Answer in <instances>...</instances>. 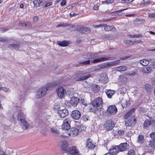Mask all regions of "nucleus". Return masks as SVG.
Returning <instances> with one entry per match:
<instances>
[{"mask_svg":"<svg viewBox=\"0 0 155 155\" xmlns=\"http://www.w3.org/2000/svg\"><path fill=\"white\" fill-rule=\"evenodd\" d=\"M91 75L90 73L82 71H77L75 72L74 79L77 81H84L90 78Z\"/></svg>","mask_w":155,"mask_h":155,"instance_id":"obj_1","label":"nucleus"},{"mask_svg":"<svg viewBox=\"0 0 155 155\" xmlns=\"http://www.w3.org/2000/svg\"><path fill=\"white\" fill-rule=\"evenodd\" d=\"M79 101V99L74 97H71L70 100L65 101V104L66 105L70 107L71 105L73 106H76Z\"/></svg>","mask_w":155,"mask_h":155,"instance_id":"obj_2","label":"nucleus"},{"mask_svg":"<svg viewBox=\"0 0 155 155\" xmlns=\"http://www.w3.org/2000/svg\"><path fill=\"white\" fill-rule=\"evenodd\" d=\"M72 28L74 27L75 30L77 31L82 33L86 34L89 33L91 31L90 29L89 28H84L81 25L72 26Z\"/></svg>","mask_w":155,"mask_h":155,"instance_id":"obj_3","label":"nucleus"},{"mask_svg":"<svg viewBox=\"0 0 155 155\" xmlns=\"http://www.w3.org/2000/svg\"><path fill=\"white\" fill-rule=\"evenodd\" d=\"M46 89L44 88L43 86L39 88L36 91L35 97L37 98H41L47 93Z\"/></svg>","mask_w":155,"mask_h":155,"instance_id":"obj_4","label":"nucleus"},{"mask_svg":"<svg viewBox=\"0 0 155 155\" xmlns=\"http://www.w3.org/2000/svg\"><path fill=\"white\" fill-rule=\"evenodd\" d=\"M56 92L58 97L60 99H62L66 94L67 91L62 87H61L56 89Z\"/></svg>","mask_w":155,"mask_h":155,"instance_id":"obj_5","label":"nucleus"},{"mask_svg":"<svg viewBox=\"0 0 155 155\" xmlns=\"http://www.w3.org/2000/svg\"><path fill=\"white\" fill-rule=\"evenodd\" d=\"M67 153L72 155H80L78 150L76 146H72L68 148Z\"/></svg>","mask_w":155,"mask_h":155,"instance_id":"obj_6","label":"nucleus"},{"mask_svg":"<svg viewBox=\"0 0 155 155\" xmlns=\"http://www.w3.org/2000/svg\"><path fill=\"white\" fill-rule=\"evenodd\" d=\"M117 111V108L115 106L110 105L107 109V112L108 114L110 115H114L116 114Z\"/></svg>","mask_w":155,"mask_h":155,"instance_id":"obj_7","label":"nucleus"},{"mask_svg":"<svg viewBox=\"0 0 155 155\" xmlns=\"http://www.w3.org/2000/svg\"><path fill=\"white\" fill-rule=\"evenodd\" d=\"M71 120L70 119L67 118L63 121V124L62 125V128L63 129L68 130L70 128V124Z\"/></svg>","mask_w":155,"mask_h":155,"instance_id":"obj_8","label":"nucleus"},{"mask_svg":"<svg viewBox=\"0 0 155 155\" xmlns=\"http://www.w3.org/2000/svg\"><path fill=\"white\" fill-rule=\"evenodd\" d=\"M103 103L102 98L98 97L95 99L92 102V104L95 107H98L101 105Z\"/></svg>","mask_w":155,"mask_h":155,"instance_id":"obj_9","label":"nucleus"},{"mask_svg":"<svg viewBox=\"0 0 155 155\" xmlns=\"http://www.w3.org/2000/svg\"><path fill=\"white\" fill-rule=\"evenodd\" d=\"M114 125V122L111 120H108L105 123L104 126L106 130H109L112 129Z\"/></svg>","mask_w":155,"mask_h":155,"instance_id":"obj_10","label":"nucleus"},{"mask_svg":"<svg viewBox=\"0 0 155 155\" xmlns=\"http://www.w3.org/2000/svg\"><path fill=\"white\" fill-rule=\"evenodd\" d=\"M125 121V125L126 126H134L136 123V119L134 117H131L130 118H128Z\"/></svg>","mask_w":155,"mask_h":155,"instance_id":"obj_11","label":"nucleus"},{"mask_svg":"<svg viewBox=\"0 0 155 155\" xmlns=\"http://www.w3.org/2000/svg\"><path fill=\"white\" fill-rule=\"evenodd\" d=\"M79 130L76 128L73 127L68 133L69 136L71 137H75L77 136L79 133Z\"/></svg>","mask_w":155,"mask_h":155,"instance_id":"obj_12","label":"nucleus"},{"mask_svg":"<svg viewBox=\"0 0 155 155\" xmlns=\"http://www.w3.org/2000/svg\"><path fill=\"white\" fill-rule=\"evenodd\" d=\"M81 114L79 111L77 110H73L71 114V116L74 119L78 120L81 117Z\"/></svg>","mask_w":155,"mask_h":155,"instance_id":"obj_13","label":"nucleus"},{"mask_svg":"<svg viewBox=\"0 0 155 155\" xmlns=\"http://www.w3.org/2000/svg\"><path fill=\"white\" fill-rule=\"evenodd\" d=\"M17 118V120L20 122L25 119L24 114L21 110H19L18 112Z\"/></svg>","mask_w":155,"mask_h":155,"instance_id":"obj_14","label":"nucleus"},{"mask_svg":"<svg viewBox=\"0 0 155 155\" xmlns=\"http://www.w3.org/2000/svg\"><path fill=\"white\" fill-rule=\"evenodd\" d=\"M58 85V83L56 82H52L48 83L46 85L43 86L44 88L46 89V92L48 90L51 89L53 87Z\"/></svg>","mask_w":155,"mask_h":155,"instance_id":"obj_15","label":"nucleus"},{"mask_svg":"<svg viewBox=\"0 0 155 155\" xmlns=\"http://www.w3.org/2000/svg\"><path fill=\"white\" fill-rule=\"evenodd\" d=\"M118 146L120 151L127 150L129 148V144L125 143H121Z\"/></svg>","mask_w":155,"mask_h":155,"instance_id":"obj_16","label":"nucleus"},{"mask_svg":"<svg viewBox=\"0 0 155 155\" xmlns=\"http://www.w3.org/2000/svg\"><path fill=\"white\" fill-rule=\"evenodd\" d=\"M58 113L61 117L64 118L68 115V111L67 109H64L59 110Z\"/></svg>","mask_w":155,"mask_h":155,"instance_id":"obj_17","label":"nucleus"},{"mask_svg":"<svg viewBox=\"0 0 155 155\" xmlns=\"http://www.w3.org/2000/svg\"><path fill=\"white\" fill-rule=\"evenodd\" d=\"M141 71L143 73L149 74L151 72L152 68L149 66L143 67L141 68Z\"/></svg>","mask_w":155,"mask_h":155,"instance_id":"obj_18","label":"nucleus"},{"mask_svg":"<svg viewBox=\"0 0 155 155\" xmlns=\"http://www.w3.org/2000/svg\"><path fill=\"white\" fill-rule=\"evenodd\" d=\"M20 123L22 128L23 129L25 130L29 128V125L26 119L20 122Z\"/></svg>","mask_w":155,"mask_h":155,"instance_id":"obj_19","label":"nucleus"},{"mask_svg":"<svg viewBox=\"0 0 155 155\" xmlns=\"http://www.w3.org/2000/svg\"><path fill=\"white\" fill-rule=\"evenodd\" d=\"M110 57L108 58L102 57L98 59H95L93 60L92 63H97L101 62L108 61L110 60Z\"/></svg>","mask_w":155,"mask_h":155,"instance_id":"obj_20","label":"nucleus"},{"mask_svg":"<svg viewBox=\"0 0 155 155\" xmlns=\"http://www.w3.org/2000/svg\"><path fill=\"white\" fill-rule=\"evenodd\" d=\"M120 151L118 146H116L110 149V153L113 155H115Z\"/></svg>","mask_w":155,"mask_h":155,"instance_id":"obj_21","label":"nucleus"},{"mask_svg":"<svg viewBox=\"0 0 155 155\" xmlns=\"http://www.w3.org/2000/svg\"><path fill=\"white\" fill-rule=\"evenodd\" d=\"M34 6L35 7H39L43 5L45 3L43 1L40 0H34L33 1Z\"/></svg>","mask_w":155,"mask_h":155,"instance_id":"obj_22","label":"nucleus"},{"mask_svg":"<svg viewBox=\"0 0 155 155\" xmlns=\"http://www.w3.org/2000/svg\"><path fill=\"white\" fill-rule=\"evenodd\" d=\"M100 80L104 83H106L108 81V78L107 76L105 73L102 74H101Z\"/></svg>","mask_w":155,"mask_h":155,"instance_id":"obj_23","label":"nucleus"},{"mask_svg":"<svg viewBox=\"0 0 155 155\" xmlns=\"http://www.w3.org/2000/svg\"><path fill=\"white\" fill-rule=\"evenodd\" d=\"M68 143L66 141H64L62 142L61 145V147L64 151H65L67 153V150H68Z\"/></svg>","mask_w":155,"mask_h":155,"instance_id":"obj_24","label":"nucleus"},{"mask_svg":"<svg viewBox=\"0 0 155 155\" xmlns=\"http://www.w3.org/2000/svg\"><path fill=\"white\" fill-rule=\"evenodd\" d=\"M91 88L94 93H97L100 90L99 86L96 84H92L91 85Z\"/></svg>","mask_w":155,"mask_h":155,"instance_id":"obj_25","label":"nucleus"},{"mask_svg":"<svg viewBox=\"0 0 155 155\" xmlns=\"http://www.w3.org/2000/svg\"><path fill=\"white\" fill-rule=\"evenodd\" d=\"M150 125H152L151 120H147L144 121L143 124V127L144 128H147Z\"/></svg>","mask_w":155,"mask_h":155,"instance_id":"obj_26","label":"nucleus"},{"mask_svg":"<svg viewBox=\"0 0 155 155\" xmlns=\"http://www.w3.org/2000/svg\"><path fill=\"white\" fill-rule=\"evenodd\" d=\"M144 141V136L143 135L140 134L137 138V143L141 144L143 143Z\"/></svg>","mask_w":155,"mask_h":155,"instance_id":"obj_27","label":"nucleus"},{"mask_svg":"<svg viewBox=\"0 0 155 155\" xmlns=\"http://www.w3.org/2000/svg\"><path fill=\"white\" fill-rule=\"evenodd\" d=\"M127 69V67L125 66H120L115 68V70L118 71H124Z\"/></svg>","mask_w":155,"mask_h":155,"instance_id":"obj_28","label":"nucleus"},{"mask_svg":"<svg viewBox=\"0 0 155 155\" xmlns=\"http://www.w3.org/2000/svg\"><path fill=\"white\" fill-rule=\"evenodd\" d=\"M69 44V41H63L58 42V45L61 47L67 46Z\"/></svg>","mask_w":155,"mask_h":155,"instance_id":"obj_29","label":"nucleus"},{"mask_svg":"<svg viewBox=\"0 0 155 155\" xmlns=\"http://www.w3.org/2000/svg\"><path fill=\"white\" fill-rule=\"evenodd\" d=\"M87 58L91 59L95 58L97 57V53H89L87 54L86 55Z\"/></svg>","mask_w":155,"mask_h":155,"instance_id":"obj_30","label":"nucleus"},{"mask_svg":"<svg viewBox=\"0 0 155 155\" xmlns=\"http://www.w3.org/2000/svg\"><path fill=\"white\" fill-rule=\"evenodd\" d=\"M86 147L89 149L93 148L95 146L90 141L89 139H88L86 143Z\"/></svg>","mask_w":155,"mask_h":155,"instance_id":"obj_31","label":"nucleus"},{"mask_svg":"<svg viewBox=\"0 0 155 155\" xmlns=\"http://www.w3.org/2000/svg\"><path fill=\"white\" fill-rule=\"evenodd\" d=\"M140 64L143 66H147L149 63V62L148 60L146 59H143L140 61Z\"/></svg>","mask_w":155,"mask_h":155,"instance_id":"obj_32","label":"nucleus"},{"mask_svg":"<svg viewBox=\"0 0 155 155\" xmlns=\"http://www.w3.org/2000/svg\"><path fill=\"white\" fill-rule=\"evenodd\" d=\"M106 93L107 97L110 98L114 93V90H108L106 91Z\"/></svg>","mask_w":155,"mask_h":155,"instance_id":"obj_33","label":"nucleus"},{"mask_svg":"<svg viewBox=\"0 0 155 155\" xmlns=\"http://www.w3.org/2000/svg\"><path fill=\"white\" fill-rule=\"evenodd\" d=\"M104 29L106 31H111L114 28V27L113 25L109 26L107 25L106 24H104Z\"/></svg>","mask_w":155,"mask_h":155,"instance_id":"obj_34","label":"nucleus"},{"mask_svg":"<svg viewBox=\"0 0 155 155\" xmlns=\"http://www.w3.org/2000/svg\"><path fill=\"white\" fill-rule=\"evenodd\" d=\"M148 145L149 147L155 148V139L149 141L148 142Z\"/></svg>","mask_w":155,"mask_h":155,"instance_id":"obj_35","label":"nucleus"},{"mask_svg":"<svg viewBox=\"0 0 155 155\" xmlns=\"http://www.w3.org/2000/svg\"><path fill=\"white\" fill-rule=\"evenodd\" d=\"M135 109L134 108L128 112L125 115V118L126 119H128L129 117L134 111Z\"/></svg>","mask_w":155,"mask_h":155,"instance_id":"obj_36","label":"nucleus"},{"mask_svg":"<svg viewBox=\"0 0 155 155\" xmlns=\"http://www.w3.org/2000/svg\"><path fill=\"white\" fill-rule=\"evenodd\" d=\"M121 104L123 107H125L127 106L128 104V102L127 101L123 100L121 101Z\"/></svg>","mask_w":155,"mask_h":155,"instance_id":"obj_37","label":"nucleus"},{"mask_svg":"<svg viewBox=\"0 0 155 155\" xmlns=\"http://www.w3.org/2000/svg\"><path fill=\"white\" fill-rule=\"evenodd\" d=\"M124 43L127 46H130L133 45V42L131 40H124Z\"/></svg>","mask_w":155,"mask_h":155,"instance_id":"obj_38","label":"nucleus"},{"mask_svg":"<svg viewBox=\"0 0 155 155\" xmlns=\"http://www.w3.org/2000/svg\"><path fill=\"white\" fill-rule=\"evenodd\" d=\"M0 90H2L5 92H9L11 91L9 88L5 87H0Z\"/></svg>","mask_w":155,"mask_h":155,"instance_id":"obj_39","label":"nucleus"},{"mask_svg":"<svg viewBox=\"0 0 155 155\" xmlns=\"http://www.w3.org/2000/svg\"><path fill=\"white\" fill-rule=\"evenodd\" d=\"M112 66L118 65L120 63V60H115L114 61H110Z\"/></svg>","mask_w":155,"mask_h":155,"instance_id":"obj_40","label":"nucleus"},{"mask_svg":"<svg viewBox=\"0 0 155 155\" xmlns=\"http://www.w3.org/2000/svg\"><path fill=\"white\" fill-rule=\"evenodd\" d=\"M125 131L124 130H118L117 132H116L115 133V134H116L117 135H123Z\"/></svg>","mask_w":155,"mask_h":155,"instance_id":"obj_41","label":"nucleus"},{"mask_svg":"<svg viewBox=\"0 0 155 155\" xmlns=\"http://www.w3.org/2000/svg\"><path fill=\"white\" fill-rule=\"evenodd\" d=\"M51 131L53 133L55 134H59V132L57 129L55 128H52L51 129Z\"/></svg>","mask_w":155,"mask_h":155,"instance_id":"obj_42","label":"nucleus"},{"mask_svg":"<svg viewBox=\"0 0 155 155\" xmlns=\"http://www.w3.org/2000/svg\"><path fill=\"white\" fill-rule=\"evenodd\" d=\"M145 88L147 91H150L151 88V86L150 84H147L145 85Z\"/></svg>","mask_w":155,"mask_h":155,"instance_id":"obj_43","label":"nucleus"},{"mask_svg":"<svg viewBox=\"0 0 155 155\" xmlns=\"http://www.w3.org/2000/svg\"><path fill=\"white\" fill-rule=\"evenodd\" d=\"M97 67L98 69L97 70L105 68V63H102L98 65Z\"/></svg>","mask_w":155,"mask_h":155,"instance_id":"obj_44","label":"nucleus"},{"mask_svg":"<svg viewBox=\"0 0 155 155\" xmlns=\"http://www.w3.org/2000/svg\"><path fill=\"white\" fill-rule=\"evenodd\" d=\"M135 154V151L133 149H131L128 151L127 154L129 155H134Z\"/></svg>","mask_w":155,"mask_h":155,"instance_id":"obj_45","label":"nucleus"},{"mask_svg":"<svg viewBox=\"0 0 155 155\" xmlns=\"http://www.w3.org/2000/svg\"><path fill=\"white\" fill-rule=\"evenodd\" d=\"M126 75L130 76H134L136 75V73L135 72L132 71L131 73H125Z\"/></svg>","mask_w":155,"mask_h":155,"instance_id":"obj_46","label":"nucleus"},{"mask_svg":"<svg viewBox=\"0 0 155 155\" xmlns=\"http://www.w3.org/2000/svg\"><path fill=\"white\" fill-rule=\"evenodd\" d=\"M69 24H60L59 25H58L56 27H66V26H69Z\"/></svg>","mask_w":155,"mask_h":155,"instance_id":"obj_47","label":"nucleus"},{"mask_svg":"<svg viewBox=\"0 0 155 155\" xmlns=\"http://www.w3.org/2000/svg\"><path fill=\"white\" fill-rule=\"evenodd\" d=\"M25 26L26 27H28V28L32 27V24L31 22L29 21H28L26 23H25Z\"/></svg>","mask_w":155,"mask_h":155,"instance_id":"obj_48","label":"nucleus"},{"mask_svg":"<svg viewBox=\"0 0 155 155\" xmlns=\"http://www.w3.org/2000/svg\"><path fill=\"white\" fill-rule=\"evenodd\" d=\"M105 63V68L112 67L111 62H107Z\"/></svg>","mask_w":155,"mask_h":155,"instance_id":"obj_49","label":"nucleus"},{"mask_svg":"<svg viewBox=\"0 0 155 155\" xmlns=\"http://www.w3.org/2000/svg\"><path fill=\"white\" fill-rule=\"evenodd\" d=\"M105 63V68L112 67L111 62H107Z\"/></svg>","mask_w":155,"mask_h":155,"instance_id":"obj_50","label":"nucleus"},{"mask_svg":"<svg viewBox=\"0 0 155 155\" xmlns=\"http://www.w3.org/2000/svg\"><path fill=\"white\" fill-rule=\"evenodd\" d=\"M82 119L84 121H86L88 120V117L86 115H84L82 117Z\"/></svg>","mask_w":155,"mask_h":155,"instance_id":"obj_51","label":"nucleus"},{"mask_svg":"<svg viewBox=\"0 0 155 155\" xmlns=\"http://www.w3.org/2000/svg\"><path fill=\"white\" fill-rule=\"evenodd\" d=\"M90 62L89 60H87L86 61H83L81 62L80 63L83 65H87L90 64Z\"/></svg>","mask_w":155,"mask_h":155,"instance_id":"obj_52","label":"nucleus"},{"mask_svg":"<svg viewBox=\"0 0 155 155\" xmlns=\"http://www.w3.org/2000/svg\"><path fill=\"white\" fill-rule=\"evenodd\" d=\"M133 41V45L134 44L142 43H143V41L141 40H135Z\"/></svg>","mask_w":155,"mask_h":155,"instance_id":"obj_53","label":"nucleus"},{"mask_svg":"<svg viewBox=\"0 0 155 155\" xmlns=\"http://www.w3.org/2000/svg\"><path fill=\"white\" fill-rule=\"evenodd\" d=\"M150 137L153 139H155V132H152L150 134Z\"/></svg>","mask_w":155,"mask_h":155,"instance_id":"obj_54","label":"nucleus"},{"mask_svg":"<svg viewBox=\"0 0 155 155\" xmlns=\"http://www.w3.org/2000/svg\"><path fill=\"white\" fill-rule=\"evenodd\" d=\"M104 24H101L98 25H93L94 28H98L100 27H104Z\"/></svg>","mask_w":155,"mask_h":155,"instance_id":"obj_55","label":"nucleus"},{"mask_svg":"<svg viewBox=\"0 0 155 155\" xmlns=\"http://www.w3.org/2000/svg\"><path fill=\"white\" fill-rule=\"evenodd\" d=\"M148 17L150 18H154L155 17V13H150L148 15Z\"/></svg>","mask_w":155,"mask_h":155,"instance_id":"obj_56","label":"nucleus"},{"mask_svg":"<svg viewBox=\"0 0 155 155\" xmlns=\"http://www.w3.org/2000/svg\"><path fill=\"white\" fill-rule=\"evenodd\" d=\"M25 23L23 21H21L18 23V25L20 26L24 27V25H25Z\"/></svg>","mask_w":155,"mask_h":155,"instance_id":"obj_57","label":"nucleus"},{"mask_svg":"<svg viewBox=\"0 0 155 155\" xmlns=\"http://www.w3.org/2000/svg\"><path fill=\"white\" fill-rule=\"evenodd\" d=\"M127 9V8H125V9H120V10H118L115 11H114V12H113L112 13H117V12H121L122 11H124L125 10H126V9Z\"/></svg>","mask_w":155,"mask_h":155,"instance_id":"obj_58","label":"nucleus"},{"mask_svg":"<svg viewBox=\"0 0 155 155\" xmlns=\"http://www.w3.org/2000/svg\"><path fill=\"white\" fill-rule=\"evenodd\" d=\"M10 46H12L14 48H18L19 47V45L18 44H11L10 45Z\"/></svg>","mask_w":155,"mask_h":155,"instance_id":"obj_59","label":"nucleus"},{"mask_svg":"<svg viewBox=\"0 0 155 155\" xmlns=\"http://www.w3.org/2000/svg\"><path fill=\"white\" fill-rule=\"evenodd\" d=\"M52 4V3L51 2H49L47 3L45 5V7H48Z\"/></svg>","mask_w":155,"mask_h":155,"instance_id":"obj_60","label":"nucleus"},{"mask_svg":"<svg viewBox=\"0 0 155 155\" xmlns=\"http://www.w3.org/2000/svg\"><path fill=\"white\" fill-rule=\"evenodd\" d=\"M66 3V2L65 0H63L62 2H61V6H63Z\"/></svg>","mask_w":155,"mask_h":155,"instance_id":"obj_61","label":"nucleus"},{"mask_svg":"<svg viewBox=\"0 0 155 155\" xmlns=\"http://www.w3.org/2000/svg\"><path fill=\"white\" fill-rule=\"evenodd\" d=\"M38 16H36L33 17V19L34 21L36 22L38 21Z\"/></svg>","mask_w":155,"mask_h":155,"instance_id":"obj_62","label":"nucleus"},{"mask_svg":"<svg viewBox=\"0 0 155 155\" xmlns=\"http://www.w3.org/2000/svg\"><path fill=\"white\" fill-rule=\"evenodd\" d=\"M7 40V39L5 38H0V41L2 42H5Z\"/></svg>","mask_w":155,"mask_h":155,"instance_id":"obj_63","label":"nucleus"},{"mask_svg":"<svg viewBox=\"0 0 155 155\" xmlns=\"http://www.w3.org/2000/svg\"><path fill=\"white\" fill-rule=\"evenodd\" d=\"M0 155H6V154L4 151H0Z\"/></svg>","mask_w":155,"mask_h":155,"instance_id":"obj_64","label":"nucleus"}]
</instances>
